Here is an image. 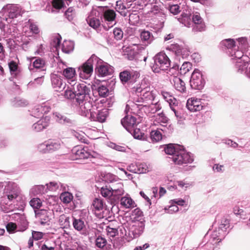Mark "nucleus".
<instances>
[{"label":"nucleus","instance_id":"ddd939ff","mask_svg":"<svg viewBox=\"0 0 250 250\" xmlns=\"http://www.w3.org/2000/svg\"><path fill=\"white\" fill-rule=\"evenodd\" d=\"M4 193L9 201H13L18 197L20 190L16 183L8 182L5 187Z\"/></svg>","mask_w":250,"mask_h":250},{"label":"nucleus","instance_id":"423d86ee","mask_svg":"<svg viewBox=\"0 0 250 250\" xmlns=\"http://www.w3.org/2000/svg\"><path fill=\"white\" fill-rule=\"evenodd\" d=\"M170 61L167 55L164 52L157 53L154 57V63L151 66L152 71L159 73L161 70H167L170 66Z\"/></svg>","mask_w":250,"mask_h":250},{"label":"nucleus","instance_id":"37998d69","mask_svg":"<svg viewBox=\"0 0 250 250\" xmlns=\"http://www.w3.org/2000/svg\"><path fill=\"white\" fill-rule=\"evenodd\" d=\"M108 89L104 85H100L95 90H93V94L97 92L100 97H106L108 94Z\"/></svg>","mask_w":250,"mask_h":250},{"label":"nucleus","instance_id":"09e8293b","mask_svg":"<svg viewBox=\"0 0 250 250\" xmlns=\"http://www.w3.org/2000/svg\"><path fill=\"white\" fill-rule=\"evenodd\" d=\"M62 40V37L59 34H55L52 37V39L50 44L51 46L55 47L56 49L60 47Z\"/></svg>","mask_w":250,"mask_h":250},{"label":"nucleus","instance_id":"dca6fc26","mask_svg":"<svg viewBox=\"0 0 250 250\" xmlns=\"http://www.w3.org/2000/svg\"><path fill=\"white\" fill-rule=\"evenodd\" d=\"M50 78L52 85L56 91H60L65 88L66 84L63 82V78L62 76L52 73L51 74Z\"/></svg>","mask_w":250,"mask_h":250},{"label":"nucleus","instance_id":"0e129e2a","mask_svg":"<svg viewBox=\"0 0 250 250\" xmlns=\"http://www.w3.org/2000/svg\"><path fill=\"white\" fill-rule=\"evenodd\" d=\"M106 230L107 235L109 237H114L118 234V230L117 229L107 227Z\"/></svg>","mask_w":250,"mask_h":250},{"label":"nucleus","instance_id":"cd10ccee","mask_svg":"<svg viewBox=\"0 0 250 250\" xmlns=\"http://www.w3.org/2000/svg\"><path fill=\"white\" fill-rule=\"evenodd\" d=\"M62 75L67 79L69 85L71 81H76V71L73 67H67L64 69Z\"/></svg>","mask_w":250,"mask_h":250},{"label":"nucleus","instance_id":"5701e85b","mask_svg":"<svg viewBox=\"0 0 250 250\" xmlns=\"http://www.w3.org/2000/svg\"><path fill=\"white\" fill-rule=\"evenodd\" d=\"M121 124L128 131L131 128L134 127L136 124V119L132 115H126L121 120Z\"/></svg>","mask_w":250,"mask_h":250},{"label":"nucleus","instance_id":"c85d7f7f","mask_svg":"<svg viewBox=\"0 0 250 250\" xmlns=\"http://www.w3.org/2000/svg\"><path fill=\"white\" fill-rule=\"evenodd\" d=\"M130 6L127 3H124L122 0H117L116 4V10L122 16L125 17L128 12L127 9Z\"/></svg>","mask_w":250,"mask_h":250},{"label":"nucleus","instance_id":"e433bc0d","mask_svg":"<svg viewBox=\"0 0 250 250\" xmlns=\"http://www.w3.org/2000/svg\"><path fill=\"white\" fill-rule=\"evenodd\" d=\"M135 139H141V125L138 122L137 125L128 131Z\"/></svg>","mask_w":250,"mask_h":250},{"label":"nucleus","instance_id":"4c0bfd02","mask_svg":"<svg viewBox=\"0 0 250 250\" xmlns=\"http://www.w3.org/2000/svg\"><path fill=\"white\" fill-rule=\"evenodd\" d=\"M53 118L58 122L62 124L69 123V119L62 115L60 111H56L53 113Z\"/></svg>","mask_w":250,"mask_h":250},{"label":"nucleus","instance_id":"1a4fd4ad","mask_svg":"<svg viewBox=\"0 0 250 250\" xmlns=\"http://www.w3.org/2000/svg\"><path fill=\"white\" fill-rule=\"evenodd\" d=\"M62 142L59 140H48L38 146L40 151L43 153L52 152L60 149Z\"/></svg>","mask_w":250,"mask_h":250},{"label":"nucleus","instance_id":"bb28decb","mask_svg":"<svg viewBox=\"0 0 250 250\" xmlns=\"http://www.w3.org/2000/svg\"><path fill=\"white\" fill-rule=\"evenodd\" d=\"M187 107L188 109H202L203 106L200 99L191 98L187 101Z\"/></svg>","mask_w":250,"mask_h":250},{"label":"nucleus","instance_id":"f03ea898","mask_svg":"<svg viewBox=\"0 0 250 250\" xmlns=\"http://www.w3.org/2000/svg\"><path fill=\"white\" fill-rule=\"evenodd\" d=\"M166 153L170 156L169 158L177 165H182L192 163L193 155L187 152L182 146L177 144H168L165 148Z\"/></svg>","mask_w":250,"mask_h":250},{"label":"nucleus","instance_id":"a18cd8bd","mask_svg":"<svg viewBox=\"0 0 250 250\" xmlns=\"http://www.w3.org/2000/svg\"><path fill=\"white\" fill-rule=\"evenodd\" d=\"M249 63L244 60H240L236 62L235 64L236 68L237 69V72L241 73L245 71L248 67Z\"/></svg>","mask_w":250,"mask_h":250},{"label":"nucleus","instance_id":"f704fd0d","mask_svg":"<svg viewBox=\"0 0 250 250\" xmlns=\"http://www.w3.org/2000/svg\"><path fill=\"white\" fill-rule=\"evenodd\" d=\"M140 18L139 13L136 10H133L129 15V23L132 25L139 26Z\"/></svg>","mask_w":250,"mask_h":250},{"label":"nucleus","instance_id":"7ed1b4c3","mask_svg":"<svg viewBox=\"0 0 250 250\" xmlns=\"http://www.w3.org/2000/svg\"><path fill=\"white\" fill-rule=\"evenodd\" d=\"M116 16L113 10L105 8L98 14L100 20L96 17H92L87 20V21L89 25L95 29L102 25L105 30H108L116 23Z\"/></svg>","mask_w":250,"mask_h":250},{"label":"nucleus","instance_id":"0eeeda50","mask_svg":"<svg viewBox=\"0 0 250 250\" xmlns=\"http://www.w3.org/2000/svg\"><path fill=\"white\" fill-rule=\"evenodd\" d=\"M79 113L87 117L91 121L104 122L108 115V110H79Z\"/></svg>","mask_w":250,"mask_h":250},{"label":"nucleus","instance_id":"f8f14e48","mask_svg":"<svg viewBox=\"0 0 250 250\" xmlns=\"http://www.w3.org/2000/svg\"><path fill=\"white\" fill-rule=\"evenodd\" d=\"M190 83L191 87L195 89L200 90L204 87L205 82L199 70H194L191 75Z\"/></svg>","mask_w":250,"mask_h":250},{"label":"nucleus","instance_id":"79ce46f5","mask_svg":"<svg viewBox=\"0 0 250 250\" xmlns=\"http://www.w3.org/2000/svg\"><path fill=\"white\" fill-rule=\"evenodd\" d=\"M120 80L122 83L125 84L130 81V72L129 70H125L121 72L119 74Z\"/></svg>","mask_w":250,"mask_h":250},{"label":"nucleus","instance_id":"338daca9","mask_svg":"<svg viewBox=\"0 0 250 250\" xmlns=\"http://www.w3.org/2000/svg\"><path fill=\"white\" fill-rule=\"evenodd\" d=\"M169 10L173 15H177L181 11L180 6L177 4L172 5L169 6Z\"/></svg>","mask_w":250,"mask_h":250},{"label":"nucleus","instance_id":"13d9d810","mask_svg":"<svg viewBox=\"0 0 250 250\" xmlns=\"http://www.w3.org/2000/svg\"><path fill=\"white\" fill-rule=\"evenodd\" d=\"M235 43L232 39H226L222 41L221 44L228 48H231L235 46Z\"/></svg>","mask_w":250,"mask_h":250},{"label":"nucleus","instance_id":"49530a36","mask_svg":"<svg viewBox=\"0 0 250 250\" xmlns=\"http://www.w3.org/2000/svg\"><path fill=\"white\" fill-rule=\"evenodd\" d=\"M151 79V77L150 76H144V77L142 81V92H143L144 90L152 88V87H150Z\"/></svg>","mask_w":250,"mask_h":250},{"label":"nucleus","instance_id":"864d4df0","mask_svg":"<svg viewBox=\"0 0 250 250\" xmlns=\"http://www.w3.org/2000/svg\"><path fill=\"white\" fill-rule=\"evenodd\" d=\"M191 67L192 64L191 63L189 62H185L180 68V72L181 74H185L190 71Z\"/></svg>","mask_w":250,"mask_h":250},{"label":"nucleus","instance_id":"58836bf2","mask_svg":"<svg viewBox=\"0 0 250 250\" xmlns=\"http://www.w3.org/2000/svg\"><path fill=\"white\" fill-rule=\"evenodd\" d=\"M135 203L129 196H125L121 199V205L125 208H133Z\"/></svg>","mask_w":250,"mask_h":250},{"label":"nucleus","instance_id":"603ef678","mask_svg":"<svg viewBox=\"0 0 250 250\" xmlns=\"http://www.w3.org/2000/svg\"><path fill=\"white\" fill-rule=\"evenodd\" d=\"M75 10L73 7H69L65 12L66 18L69 21L73 20L75 16Z\"/></svg>","mask_w":250,"mask_h":250},{"label":"nucleus","instance_id":"9d476101","mask_svg":"<svg viewBox=\"0 0 250 250\" xmlns=\"http://www.w3.org/2000/svg\"><path fill=\"white\" fill-rule=\"evenodd\" d=\"M229 226V221L226 218H222L220 224L218 228V230L215 229L211 234V238L213 240L221 241L224 238L227 234V229Z\"/></svg>","mask_w":250,"mask_h":250},{"label":"nucleus","instance_id":"a878e982","mask_svg":"<svg viewBox=\"0 0 250 250\" xmlns=\"http://www.w3.org/2000/svg\"><path fill=\"white\" fill-rule=\"evenodd\" d=\"M171 82L177 90L182 93L186 91V87L185 83L181 78L177 76H173L171 80Z\"/></svg>","mask_w":250,"mask_h":250},{"label":"nucleus","instance_id":"f3484780","mask_svg":"<svg viewBox=\"0 0 250 250\" xmlns=\"http://www.w3.org/2000/svg\"><path fill=\"white\" fill-rule=\"evenodd\" d=\"M30 62L31 63L28 66L30 71L33 70L34 69H36V71L39 70L43 72L46 71L45 62L43 59L39 57H34L32 58Z\"/></svg>","mask_w":250,"mask_h":250},{"label":"nucleus","instance_id":"412c9836","mask_svg":"<svg viewBox=\"0 0 250 250\" xmlns=\"http://www.w3.org/2000/svg\"><path fill=\"white\" fill-rule=\"evenodd\" d=\"M50 118L47 116H45L34 124L32 126V129L36 132L41 131L48 126Z\"/></svg>","mask_w":250,"mask_h":250},{"label":"nucleus","instance_id":"3c124183","mask_svg":"<svg viewBox=\"0 0 250 250\" xmlns=\"http://www.w3.org/2000/svg\"><path fill=\"white\" fill-rule=\"evenodd\" d=\"M60 199L63 203H69L72 200L73 196L68 192H64L61 194Z\"/></svg>","mask_w":250,"mask_h":250},{"label":"nucleus","instance_id":"6e6552de","mask_svg":"<svg viewBox=\"0 0 250 250\" xmlns=\"http://www.w3.org/2000/svg\"><path fill=\"white\" fill-rule=\"evenodd\" d=\"M152 88L144 90L142 92L143 97H142V108L146 107L149 108L150 109H161L162 106H160V104L157 103L155 104H149L151 101L154 99L153 94L152 93Z\"/></svg>","mask_w":250,"mask_h":250},{"label":"nucleus","instance_id":"c756f323","mask_svg":"<svg viewBox=\"0 0 250 250\" xmlns=\"http://www.w3.org/2000/svg\"><path fill=\"white\" fill-rule=\"evenodd\" d=\"M47 188L52 191H56L58 190L65 191L66 190V185L59 182H51L46 185Z\"/></svg>","mask_w":250,"mask_h":250},{"label":"nucleus","instance_id":"774afa93","mask_svg":"<svg viewBox=\"0 0 250 250\" xmlns=\"http://www.w3.org/2000/svg\"><path fill=\"white\" fill-rule=\"evenodd\" d=\"M170 206H169L168 208L167 209V213L172 214L177 212L179 210L178 206L175 204H172L171 203H170Z\"/></svg>","mask_w":250,"mask_h":250},{"label":"nucleus","instance_id":"393cba45","mask_svg":"<svg viewBox=\"0 0 250 250\" xmlns=\"http://www.w3.org/2000/svg\"><path fill=\"white\" fill-rule=\"evenodd\" d=\"M11 75L14 78L19 79L21 77V72L17 63L11 61L8 63Z\"/></svg>","mask_w":250,"mask_h":250},{"label":"nucleus","instance_id":"052dcab7","mask_svg":"<svg viewBox=\"0 0 250 250\" xmlns=\"http://www.w3.org/2000/svg\"><path fill=\"white\" fill-rule=\"evenodd\" d=\"M140 42L141 41L139 38L138 37H135L133 38H132L131 42V44L132 45L131 46L140 50L141 48Z\"/></svg>","mask_w":250,"mask_h":250},{"label":"nucleus","instance_id":"bf43d9fd","mask_svg":"<svg viewBox=\"0 0 250 250\" xmlns=\"http://www.w3.org/2000/svg\"><path fill=\"white\" fill-rule=\"evenodd\" d=\"M106 244V240L102 237H98L96 240V245L98 248H103L105 246Z\"/></svg>","mask_w":250,"mask_h":250},{"label":"nucleus","instance_id":"f257e3e1","mask_svg":"<svg viewBox=\"0 0 250 250\" xmlns=\"http://www.w3.org/2000/svg\"><path fill=\"white\" fill-rule=\"evenodd\" d=\"M90 87L85 83H79L71 81L70 85L64 91V96L68 99H75L81 108L84 104L85 99L90 98Z\"/></svg>","mask_w":250,"mask_h":250},{"label":"nucleus","instance_id":"c03bdc74","mask_svg":"<svg viewBox=\"0 0 250 250\" xmlns=\"http://www.w3.org/2000/svg\"><path fill=\"white\" fill-rule=\"evenodd\" d=\"M173 111L177 117L178 123L180 125L183 124L187 116L185 110H173Z\"/></svg>","mask_w":250,"mask_h":250},{"label":"nucleus","instance_id":"6ab92c4d","mask_svg":"<svg viewBox=\"0 0 250 250\" xmlns=\"http://www.w3.org/2000/svg\"><path fill=\"white\" fill-rule=\"evenodd\" d=\"M148 132L149 134V137L147 136L148 134L146 133H142V140H146L148 142L151 140L153 142H157L162 138V135L157 128L156 130L149 129Z\"/></svg>","mask_w":250,"mask_h":250},{"label":"nucleus","instance_id":"2eb2a0df","mask_svg":"<svg viewBox=\"0 0 250 250\" xmlns=\"http://www.w3.org/2000/svg\"><path fill=\"white\" fill-rule=\"evenodd\" d=\"M36 218L42 225H48L51 219V211L46 209H38L35 211Z\"/></svg>","mask_w":250,"mask_h":250},{"label":"nucleus","instance_id":"4d7b16f0","mask_svg":"<svg viewBox=\"0 0 250 250\" xmlns=\"http://www.w3.org/2000/svg\"><path fill=\"white\" fill-rule=\"evenodd\" d=\"M30 206L34 208H39L42 205V202L39 198H33L30 201Z\"/></svg>","mask_w":250,"mask_h":250},{"label":"nucleus","instance_id":"39448f33","mask_svg":"<svg viewBox=\"0 0 250 250\" xmlns=\"http://www.w3.org/2000/svg\"><path fill=\"white\" fill-rule=\"evenodd\" d=\"M101 61V59L95 54L91 55L85 62L78 67V71L80 77L83 79H88L93 74L94 66L96 67L98 62H102Z\"/></svg>","mask_w":250,"mask_h":250},{"label":"nucleus","instance_id":"a19ab883","mask_svg":"<svg viewBox=\"0 0 250 250\" xmlns=\"http://www.w3.org/2000/svg\"><path fill=\"white\" fill-rule=\"evenodd\" d=\"M43 82V76L35 78L34 81H31L27 84L28 88H33L42 84Z\"/></svg>","mask_w":250,"mask_h":250},{"label":"nucleus","instance_id":"8fccbe9b","mask_svg":"<svg viewBox=\"0 0 250 250\" xmlns=\"http://www.w3.org/2000/svg\"><path fill=\"white\" fill-rule=\"evenodd\" d=\"M45 187L42 185H37L33 187L30 191V193L34 195L42 194L44 193Z\"/></svg>","mask_w":250,"mask_h":250},{"label":"nucleus","instance_id":"4468645a","mask_svg":"<svg viewBox=\"0 0 250 250\" xmlns=\"http://www.w3.org/2000/svg\"><path fill=\"white\" fill-rule=\"evenodd\" d=\"M145 5V8H142V14L146 18L152 17L153 16L159 14L160 10L157 5H152L149 3L150 0H142Z\"/></svg>","mask_w":250,"mask_h":250},{"label":"nucleus","instance_id":"6e6d98bb","mask_svg":"<svg viewBox=\"0 0 250 250\" xmlns=\"http://www.w3.org/2000/svg\"><path fill=\"white\" fill-rule=\"evenodd\" d=\"M130 72V81H129V84H133L140 77V74L139 71L132 70Z\"/></svg>","mask_w":250,"mask_h":250},{"label":"nucleus","instance_id":"5fc2aeb1","mask_svg":"<svg viewBox=\"0 0 250 250\" xmlns=\"http://www.w3.org/2000/svg\"><path fill=\"white\" fill-rule=\"evenodd\" d=\"M123 32L120 28H115L113 30V35L116 41L121 40L123 37Z\"/></svg>","mask_w":250,"mask_h":250},{"label":"nucleus","instance_id":"9b49d317","mask_svg":"<svg viewBox=\"0 0 250 250\" xmlns=\"http://www.w3.org/2000/svg\"><path fill=\"white\" fill-rule=\"evenodd\" d=\"M98 62V64L96 65L95 72L99 77H104L108 75H112L114 72L113 67L108 64L107 62Z\"/></svg>","mask_w":250,"mask_h":250},{"label":"nucleus","instance_id":"69168bd1","mask_svg":"<svg viewBox=\"0 0 250 250\" xmlns=\"http://www.w3.org/2000/svg\"><path fill=\"white\" fill-rule=\"evenodd\" d=\"M7 230L9 233H14L16 229H17V225L15 223H12V222H9L8 223L6 226Z\"/></svg>","mask_w":250,"mask_h":250},{"label":"nucleus","instance_id":"2f4dec72","mask_svg":"<svg viewBox=\"0 0 250 250\" xmlns=\"http://www.w3.org/2000/svg\"><path fill=\"white\" fill-rule=\"evenodd\" d=\"M152 35L151 33L148 31H142V48L150 43L152 41Z\"/></svg>","mask_w":250,"mask_h":250},{"label":"nucleus","instance_id":"e2e57ef3","mask_svg":"<svg viewBox=\"0 0 250 250\" xmlns=\"http://www.w3.org/2000/svg\"><path fill=\"white\" fill-rule=\"evenodd\" d=\"M206 26L203 22L201 23L195 24L193 28V31L196 32H202L205 30Z\"/></svg>","mask_w":250,"mask_h":250},{"label":"nucleus","instance_id":"de8ad7c7","mask_svg":"<svg viewBox=\"0 0 250 250\" xmlns=\"http://www.w3.org/2000/svg\"><path fill=\"white\" fill-rule=\"evenodd\" d=\"M233 212L235 215H239L241 218L245 219L247 211L243 209L242 206H235L233 208Z\"/></svg>","mask_w":250,"mask_h":250},{"label":"nucleus","instance_id":"72a5a7b5","mask_svg":"<svg viewBox=\"0 0 250 250\" xmlns=\"http://www.w3.org/2000/svg\"><path fill=\"white\" fill-rule=\"evenodd\" d=\"M74 48V43L71 41H63L62 45V51L65 53L69 54L71 52Z\"/></svg>","mask_w":250,"mask_h":250},{"label":"nucleus","instance_id":"473e14b6","mask_svg":"<svg viewBox=\"0 0 250 250\" xmlns=\"http://www.w3.org/2000/svg\"><path fill=\"white\" fill-rule=\"evenodd\" d=\"M92 206L95 213H99V212L103 211L104 207V204L101 199L95 198L93 202Z\"/></svg>","mask_w":250,"mask_h":250},{"label":"nucleus","instance_id":"4be33fe9","mask_svg":"<svg viewBox=\"0 0 250 250\" xmlns=\"http://www.w3.org/2000/svg\"><path fill=\"white\" fill-rule=\"evenodd\" d=\"M73 226L75 229L78 231H81L83 234L86 230V221L83 217L79 218H73Z\"/></svg>","mask_w":250,"mask_h":250},{"label":"nucleus","instance_id":"c9c22d12","mask_svg":"<svg viewBox=\"0 0 250 250\" xmlns=\"http://www.w3.org/2000/svg\"><path fill=\"white\" fill-rule=\"evenodd\" d=\"M101 194L103 197L109 199L111 201L114 202V197L113 196V192H112L110 186L109 187L105 186L102 188L101 189Z\"/></svg>","mask_w":250,"mask_h":250},{"label":"nucleus","instance_id":"b1692460","mask_svg":"<svg viewBox=\"0 0 250 250\" xmlns=\"http://www.w3.org/2000/svg\"><path fill=\"white\" fill-rule=\"evenodd\" d=\"M72 152L75 155V159H88L91 156V155L84 148H82L78 146L75 147L73 149Z\"/></svg>","mask_w":250,"mask_h":250},{"label":"nucleus","instance_id":"ea45409f","mask_svg":"<svg viewBox=\"0 0 250 250\" xmlns=\"http://www.w3.org/2000/svg\"><path fill=\"white\" fill-rule=\"evenodd\" d=\"M70 218L67 215L62 214L60 215L59 218V223L62 227L67 228L70 226Z\"/></svg>","mask_w":250,"mask_h":250},{"label":"nucleus","instance_id":"aec40b11","mask_svg":"<svg viewBox=\"0 0 250 250\" xmlns=\"http://www.w3.org/2000/svg\"><path fill=\"white\" fill-rule=\"evenodd\" d=\"M109 186L113 192L114 202H116L124 193L123 185L120 182H112Z\"/></svg>","mask_w":250,"mask_h":250},{"label":"nucleus","instance_id":"20e7f679","mask_svg":"<svg viewBox=\"0 0 250 250\" xmlns=\"http://www.w3.org/2000/svg\"><path fill=\"white\" fill-rule=\"evenodd\" d=\"M21 8L15 4H7L0 11V29L5 28L6 22L11 23L12 20L21 16Z\"/></svg>","mask_w":250,"mask_h":250},{"label":"nucleus","instance_id":"680f3d73","mask_svg":"<svg viewBox=\"0 0 250 250\" xmlns=\"http://www.w3.org/2000/svg\"><path fill=\"white\" fill-rule=\"evenodd\" d=\"M157 129L160 131L161 130L164 133H170L172 132V130L173 128H172L171 125H169L168 126L167 125V124L166 125H161Z\"/></svg>","mask_w":250,"mask_h":250},{"label":"nucleus","instance_id":"7c9ffc66","mask_svg":"<svg viewBox=\"0 0 250 250\" xmlns=\"http://www.w3.org/2000/svg\"><path fill=\"white\" fill-rule=\"evenodd\" d=\"M124 55L129 60L132 61L135 59L139 53V49H136L133 46H129L126 49Z\"/></svg>","mask_w":250,"mask_h":250},{"label":"nucleus","instance_id":"a211bd4d","mask_svg":"<svg viewBox=\"0 0 250 250\" xmlns=\"http://www.w3.org/2000/svg\"><path fill=\"white\" fill-rule=\"evenodd\" d=\"M152 193L153 195L151 196V199H150L149 197H148L142 191V197H143L146 202V205L148 206L149 208L150 205H151V200L153 202H156L155 198L159 195V198H160L162 196H163L166 193V190L162 187L160 188L159 192L158 193V188H152Z\"/></svg>","mask_w":250,"mask_h":250}]
</instances>
